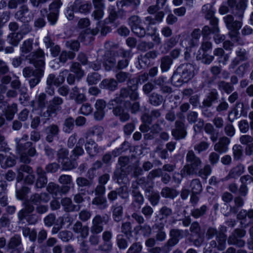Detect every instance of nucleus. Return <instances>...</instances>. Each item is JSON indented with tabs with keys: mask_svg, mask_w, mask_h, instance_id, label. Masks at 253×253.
<instances>
[{
	"mask_svg": "<svg viewBox=\"0 0 253 253\" xmlns=\"http://www.w3.org/2000/svg\"><path fill=\"white\" fill-rule=\"evenodd\" d=\"M128 72L116 71V81L117 83L127 82V86L122 87L114 98L111 99L108 103L109 109H112L113 114L119 117L121 122L128 121L130 115L127 111L129 109L132 114H136L140 111V105L137 101L139 99L138 84L135 79L131 78Z\"/></svg>",
	"mask_w": 253,
	"mask_h": 253,
	"instance_id": "nucleus-1",
	"label": "nucleus"
},
{
	"mask_svg": "<svg viewBox=\"0 0 253 253\" xmlns=\"http://www.w3.org/2000/svg\"><path fill=\"white\" fill-rule=\"evenodd\" d=\"M248 0H227V4L230 7L233 14L238 18L239 20H235L232 15L228 14L223 18L226 26L229 31V35L234 42H238L239 30L242 26V18L245 10L247 6Z\"/></svg>",
	"mask_w": 253,
	"mask_h": 253,
	"instance_id": "nucleus-2",
	"label": "nucleus"
},
{
	"mask_svg": "<svg viewBox=\"0 0 253 253\" xmlns=\"http://www.w3.org/2000/svg\"><path fill=\"white\" fill-rule=\"evenodd\" d=\"M202 161L197 156L193 150L188 151L186 155V164L180 170L182 177L194 175L202 167Z\"/></svg>",
	"mask_w": 253,
	"mask_h": 253,
	"instance_id": "nucleus-3",
	"label": "nucleus"
},
{
	"mask_svg": "<svg viewBox=\"0 0 253 253\" xmlns=\"http://www.w3.org/2000/svg\"><path fill=\"white\" fill-rule=\"evenodd\" d=\"M23 205L24 208L17 213L18 224H35L39 219L38 216L36 213H33L35 208L29 201H25Z\"/></svg>",
	"mask_w": 253,
	"mask_h": 253,
	"instance_id": "nucleus-4",
	"label": "nucleus"
},
{
	"mask_svg": "<svg viewBox=\"0 0 253 253\" xmlns=\"http://www.w3.org/2000/svg\"><path fill=\"white\" fill-rule=\"evenodd\" d=\"M16 150L20 155L21 161L25 164H29L31 161L30 157L34 156L37 153L35 146L31 141L24 143L17 142Z\"/></svg>",
	"mask_w": 253,
	"mask_h": 253,
	"instance_id": "nucleus-5",
	"label": "nucleus"
},
{
	"mask_svg": "<svg viewBox=\"0 0 253 253\" xmlns=\"http://www.w3.org/2000/svg\"><path fill=\"white\" fill-rule=\"evenodd\" d=\"M26 59L33 65L35 70H43L44 71L45 53L42 49L39 48L26 55Z\"/></svg>",
	"mask_w": 253,
	"mask_h": 253,
	"instance_id": "nucleus-6",
	"label": "nucleus"
},
{
	"mask_svg": "<svg viewBox=\"0 0 253 253\" xmlns=\"http://www.w3.org/2000/svg\"><path fill=\"white\" fill-rule=\"evenodd\" d=\"M189 231L191 232L189 238L190 242L196 246H200L205 239V233L202 231L200 223L197 221L193 222L190 225Z\"/></svg>",
	"mask_w": 253,
	"mask_h": 253,
	"instance_id": "nucleus-7",
	"label": "nucleus"
},
{
	"mask_svg": "<svg viewBox=\"0 0 253 253\" xmlns=\"http://www.w3.org/2000/svg\"><path fill=\"white\" fill-rule=\"evenodd\" d=\"M184 231L179 229H171L169 231L170 238L163 247L165 252H170L172 247L177 244L180 239L183 238Z\"/></svg>",
	"mask_w": 253,
	"mask_h": 253,
	"instance_id": "nucleus-8",
	"label": "nucleus"
},
{
	"mask_svg": "<svg viewBox=\"0 0 253 253\" xmlns=\"http://www.w3.org/2000/svg\"><path fill=\"white\" fill-rule=\"evenodd\" d=\"M130 192L132 198L130 205V208L134 211H138L144 203V196L140 192V189H137L136 186H133V189L130 188Z\"/></svg>",
	"mask_w": 253,
	"mask_h": 253,
	"instance_id": "nucleus-9",
	"label": "nucleus"
},
{
	"mask_svg": "<svg viewBox=\"0 0 253 253\" xmlns=\"http://www.w3.org/2000/svg\"><path fill=\"white\" fill-rule=\"evenodd\" d=\"M246 231L244 229L236 228L233 230L229 236L227 242L229 245H236L238 247H242L245 245V242L241 238L245 236Z\"/></svg>",
	"mask_w": 253,
	"mask_h": 253,
	"instance_id": "nucleus-10",
	"label": "nucleus"
},
{
	"mask_svg": "<svg viewBox=\"0 0 253 253\" xmlns=\"http://www.w3.org/2000/svg\"><path fill=\"white\" fill-rule=\"evenodd\" d=\"M14 17L16 20L25 24L33 20L34 14L27 5L22 4L15 13Z\"/></svg>",
	"mask_w": 253,
	"mask_h": 253,
	"instance_id": "nucleus-11",
	"label": "nucleus"
},
{
	"mask_svg": "<svg viewBox=\"0 0 253 253\" xmlns=\"http://www.w3.org/2000/svg\"><path fill=\"white\" fill-rule=\"evenodd\" d=\"M62 4L60 0H56L49 5V13L47 14V19L51 25H54L56 23L58 18L59 9Z\"/></svg>",
	"mask_w": 253,
	"mask_h": 253,
	"instance_id": "nucleus-12",
	"label": "nucleus"
},
{
	"mask_svg": "<svg viewBox=\"0 0 253 253\" xmlns=\"http://www.w3.org/2000/svg\"><path fill=\"white\" fill-rule=\"evenodd\" d=\"M178 72L182 76V79L187 83L194 76L195 66L191 63L181 64L177 67Z\"/></svg>",
	"mask_w": 253,
	"mask_h": 253,
	"instance_id": "nucleus-13",
	"label": "nucleus"
},
{
	"mask_svg": "<svg viewBox=\"0 0 253 253\" xmlns=\"http://www.w3.org/2000/svg\"><path fill=\"white\" fill-rule=\"evenodd\" d=\"M108 221V217L107 216H101L99 214L96 215L92 220V226L90 227V231L92 234H98L103 230V223L106 224Z\"/></svg>",
	"mask_w": 253,
	"mask_h": 253,
	"instance_id": "nucleus-14",
	"label": "nucleus"
},
{
	"mask_svg": "<svg viewBox=\"0 0 253 253\" xmlns=\"http://www.w3.org/2000/svg\"><path fill=\"white\" fill-rule=\"evenodd\" d=\"M236 57L234 58L229 66V69H234L240 62L247 61L249 59V53L246 49L239 47L235 50Z\"/></svg>",
	"mask_w": 253,
	"mask_h": 253,
	"instance_id": "nucleus-15",
	"label": "nucleus"
},
{
	"mask_svg": "<svg viewBox=\"0 0 253 253\" xmlns=\"http://www.w3.org/2000/svg\"><path fill=\"white\" fill-rule=\"evenodd\" d=\"M237 218L243 227H247L253 223V209L242 210L237 214Z\"/></svg>",
	"mask_w": 253,
	"mask_h": 253,
	"instance_id": "nucleus-16",
	"label": "nucleus"
},
{
	"mask_svg": "<svg viewBox=\"0 0 253 253\" xmlns=\"http://www.w3.org/2000/svg\"><path fill=\"white\" fill-rule=\"evenodd\" d=\"M69 189L68 186H61L53 182H49L46 187L47 191L55 197L67 194Z\"/></svg>",
	"mask_w": 253,
	"mask_h": 253,
	"instance_id": "nucleus-17",
	"label": "nucleus"
},
{
	"mask_svg": "<svg viewBox=\"0 0 253 253\" xmlns=\"http://www.w3.org/2000/svg\"><path fill=\"white\" fill-rule=\"evenodd\" d=\"M175 128L171 130V134L176 140L183 139L187 135L185 123L181 121H175Z\"/></svg>",
	"mask_w": 253,
	"mask_h": 253,
	"instance_id": "nucleus-18",
	"label": "nucleus"
},
{
	"mask_svg": "<svg viewBox=\"0 0 253 253\" xmlns=\"http://www.w3.org/2000/svg\"><path fill=\"white\" fill-rule=\"evenodd\" d=\"M69 97L70 100H74L77 104H81L87 100L85 93H81L80 88L77 86L71 88Z\"/></svg>",
	"mask_w": 253,
	"mask_h": 253,
	"instance_id": "nucleus-19",
	"label": "nucleus"
},
{
	"mask_svg": "<svg viewBox=\"0 0 253 253\" xmlns=\"http://www.w3.org/2000/svg\"><path fill=\"white\" fill-rule=\"evenodd\" d=\"M37 178L35 184L37 189H42L44 187L47 183V177L45 170L41 167H38L36 169Z\"/></svg>",
	"mask_w": 253,
	"mask_h": 253,
	"instance_id": "nucleus-20",
	"label": "nucleus"
},
{
	"mask_svg": "<svg viewBox=\"0 0 253 253\" xmlns=\"http://www.w3.org/2000/svg\"><path fill=\"white\" fill-rule=\"evenodd\" d=\"M59 131V127L56 124L47 126L45 129V140L49 143L52 142L55 138H58Z\"/></svg>",
	"mask_w": 253,
	"mask_h": 253,
	"instance_id": "nucleus-21",
	"label": "nucleus"
},
{
	"mask_svg": "<svg viewBox=\"0 0 253 253\" xmlns=\"http://www.w3.org/2000/svg\"><path fill=\"white\" fill-rule=\"evenodd\" d=\"M74 10L77 12L84 14L90 13L92 9L91 3L88 1L83 2L81 0H75L73 2Z\"/></svg>",
	"mask_w": 253,
	"mask_h": 253,
	"instance_id": "nucleus-22",
	"label": "nucleus"
},
{
	"mask_svg": "<svg viewBox=\"0 0 253 253\" xmlns=\"http://www.w3.org/2000/svg\"><path fill=\"white\" fill-rule=\"evenodd\" d=\"M85 149L90 158H93L100 153L101 148L92 139H86Z\"/></svg>",
	"mask_w": 253,
	"mask_h": 253,
	"instance_id": "nucleus-23",
	"label": "nucleus"
},
{
	"mask_svg": "<svg viewBox=\"0 0 253 253\" xmlns=\"http://www.w3.org/2000/svg\"><path fill=\"white\" fill-rule=\"evenodd\" d=\"M89 230V228L87 225H83L80 221H76L72 227L73 231L79 234L83 239H85L88 236Z\"/></svg>",
	"mask_w": 253,
	"mask_h": 253,
	"instance_id": "nucleus-24",
	"label": "nucleus"
},
{
	"mask_svg": "<svg viewBox=\"0 0 253 253\" xmlns=\"http://www.w3.org/2000/svg\"><path fill=\"white\" fill-rule=\"evenodd\" d=\"M219 99V93L215 88H212L207 94L206 97L203 100L202 104L211 107L213 103L217 102Z\"/></svg>",
	"mask_w": 253,
	"mask_h": 253,
	"instance_id": "nucleus-25",
	"label": "nucleus"
},
{
	"mask_svg": "<svg viewBox=\"0 0 253 253\" xmlns=\"http://www.w3.org/2000/svg\"><path fill=\"white\" fill-rule=\"evenodd\" d=\"M63 103V98L58 96H55L49 101L47 106L57 115L58 112L62 110Z\"/></svg>",
	"mask_w": 253,
	"mask_h": 253,
	"instance_id": "nucleus-26",
	"label": "nucleus"
},
{
	"mask_svg": "<svg viewBox=\"0 0 253 253\" xmlns=\"http://www.w3.org/2000/svg\"><path fill=\"white\" fill-rule=\"evenodd\" d=\"M49 200V196L46 193H42L40 194L35 193L32 195L28 201H29L32 205L36 206L41 204V203H47Z\"/></svg>",
	"mask_w": 253,
	"mask_h": 253,
	"instance_id": "nucleus-27",
	"label": "nucleus"
},
{
	"mask_svg": "<svg viewBox=\"0 0 253 253\" xmlns=\"http://www.w3.org/2000/svg\"><path fill=\"white\" fill-rule=\"evenodd\" d=\"M165 13L163 11H159L153 16H148L144 18L143 23L145 25H154L163 21Z\"/></svg>",
	"mask_w": 253,
	"mask_h": 253,
	"instance_id": "nucleus-28",
	"label": "nucleus"
},
{
	"mask_svg": "<svg viewBox=\"0 0 253 253\" xmlns=\"http://www.w3.org/2000/svg\"><path fill=\"white\" fill-rule=\"evenodd\" d=\"M93 178H90L88 175H87V178L83 176L78 177L76 179V182L78 190L80 192H83L85 188H90L93 184Z\"/></svg>",
	"mask_w": 253,
	"mask_h": 253,
	"instance_id": "nucleus-29",
	"label": "nucleus"
},
{
	"mask_svg": "<svg viewBox=\"0 0 253 253\" xmlns=\"http://www.w3.org/2000/svg\"><path fill=\"white\" fill-rule=\"evenodd\" d=\"M113 179L116 180L119 185L126 184L128 182V177L125 170L117 169L114 172Z\"/></svg>",
	"mask_w": 253,
	"mask_h": 253,
	"instance_id": "nucleus-30",
	"label": "nucleus"
},
{
	"mask_svg": "<svg viewBox=\"0 0 253 253\" xmlns=\"http://www.w3.org/2000/svg\"><path fill=\"white\" fill-rule=\"evenodd\" d=\"M100 88L107 89L110 91H114L118 88L117 81L114 78L103 79L99 84Z\"/></svg>",
	"mask_w": 253,
	"mask_h": 253,
	"instance_id": "nucleus-31",
	"label": "nucleus"
},
{
	"mask_svg": "<svg viewBox=\"0 0 253 253\" xmlns=\"http://www.w3.org/2000/svg\"><path fill=\"white\" fill-rule=\"evenodd\" d=\"M102 64L105 70L107 71H110L113 69H116V60L109 53H106L104 55Z\"/></svg>",
	"mask_w": 253,
	"mask_h": 253,
	"instance_id": "nucleus-32",
	"label": "nucleus"
},
{
	"mask_svg": "<svg viewBox=\"0 0 253 253\" xmlns=\"http://www.w3.org/2000/svg\"><path fill=\"white\" fill-rule=\"evenodd\" d=\"M227 231L226 227L224 225L220 226V230L218 231V236L217 237L218 244V250L223 251L226 248V235L224 234Z\"/></svg>",
	"mask_w": 253,
	"mask_h": 253,
	"instance_id": "nucleus-33",
	"label": "nucleus"
},
{
	"mask_svg": "<svg viewBox=\"0 0 253 253\" xmlns=\"http://www.w3.org/2000/svg\"><path fill=\"white\" fill-rule=\"evenodd\" d=\"M61 204L63 207L64 210L66 212L78 211L80 210V206L74 205L71 199L69 197H65L61 199Z\"/></svg>",
	"mask_w": 253,
	"mask_h": 253,
	"instance_id": "nucleus-34",
	"label": "nucleus"
},
{
	"mask_svg": "<svg viewBox=\"0 0 253 253\" xmlns=\"http://www.w3.org/2000/svg\"><path fill=\"white\" fill-rule=\"evenodd\" d=\"M230 139L226 136L220 138L219 141L214 146V150L219 153L226 152L228 150V145L230 143Z\"/></svg>",
	"mask_w": 253,
	"mask_h": 253,
	"instance_id": "nucleus-35",
	"label": "nucleus"
},
{
	"mask_svg": "<svg viewBox=\"0 0 253 253\" xmlns=\"http://www.w3.org/2000/svg\"><path fill=\"white\" fill-rule=\"evenodd\" d=\"M165 223L163 222H158L154 224L153 227L156 230V234L155 236L157 241L162 242L166 239L167 235L164 230Z\"/></svg>",
	"mask_w": 253,
	"mask_h": 253,
	"instance_id": "nucleus-36",
	"label": "nucleus"
},
{
	"mask_svg": "<svg viewBox=\"0 0 253 253\" xmlns=\"http://www.w3.org/2000/svg\"><path fill=\"white\" fill-rule=\"evenodd\" d=\"M161 116V113L159 109H154L149 113H145L141 117L142 122L147 123L151 124L152 122L160 118Z\"/></svg>",
	"mask_w": 253,
	"mask_h": 253,
	"instance_id": "nucleus-37",
	"label": "nucleus"
},
{
	"mask_svg": "<svg viewBox=\"0 0 253 253\" xmlns=\"http://www.w3.org/2000/svg\"><path fill=\"white\" fill-rule=\"evenodd\" d=\"M111 211L114 220L117 222H120L123 218V206L118 203H116L112 206Z\"/></svg>",
	"mask_w": 253,
	"mask_h": 253,
	"instance_id": "nucleus-38",
	"label": "nucleus"
},
{
	"mask_svg": "<svg viewBox=\"0 0 253 253\" xmlns=\"http://www.w3.org/2000/svg\"><path fill=\"white\" fill-rule=\"evenodd\" d=\"M84 142V138H81L79 139L78 144L76 145L75 147L72 150L70 155V158L77 161L79 157L82 156L84 152V150L80 144H82Z\"/></svg>",
	"mask_w": 253,
	"mask_h": 253,
	"instance_id": "nucleus-39",
	"label": "nucleus"
},
{
	"mask_svg": "<svg viewBox=\"0 0 253 253\" xmlns=\"http://www.w3.org/2000/svg\"><path fill=\"white\" fill-rule=\"evenodd\" d=\"M104 132L103 127L101 126H94L89 128L85 133V138L90 139V137L96 136L98 139H100Z\"/></svg>",
	"mask_w": 253,
	"mask_h": 253,
	"instance_id": "nucleus-40",
	"label": "nucleus"
},
{
	"mask_svg": "<svg viewBox=\"0 0 253 253\" xmlns=\"http://www.w3.org/2000/svg\"><path fill=\"white\" fill-rule=\"evenodd\" d=\"M31 173H33L31 167L26 165H21L17 170V181H21L26 175L25 174H31Z\"/></svg>",
	"mask_w": 253,
	"mask_h": 253,
	"instance_id": "nucleus-41",
	"label": "nucleus"
},
{
	"mask_svg": "<svg viewBox=\"0 0 253 253\" xmlns=\"http://www.w3.org/2000/svg\"><path fill=\"white\" fill-rule=\"evenodd\" d=\"M91 204L95 206L97 209L103 210L108 206V202L105 196H95L92 199Z\"/></svg>",
	"mask_w": 253,
	"mask_h": 253,
	"instance_id": "nucleus-42",
	"label": "nucleus"
},
{
	"mask_svg": "<svg viewBox=\"0 0 253 253\" xmlns=\"http://www.w3.org/2000/svg\"><path fill=\"white\" fill-rule=\"evenodd\" d=\"M217 86L218 90L221 92L230 94L234 90V87L231 84L223 80H220L217 82Z\"/></svg>",
	"mask_w": 253,
	"mask_h": 253,
	"instance_id": "nucleus-43",
	"label": "nucleus"
},
{
	"mask_svg": "<svg viewBox=\"0 0 253 253\" xmlns=\"http://www.w3.org/2000/svg\"><path fill=\"white\" fill-rule=\"evenodd\" d=\"M33 41L31 39H28L24 41L20 46V50L21 56L26 58V55H28L33 49Z\"/></svg>",
	"mask_w": 253,
	"mask_h": 253,
	"instance_id": "nucleus-44",
	"label": "nucleus"
},
{
	"mask_svg": "<svg viewBox=\"0 0 253 253\" xmlns=\"http://www.w3.org/2000/svg\"><path fill=\"white\" fill-rule=\"evenodd\" d=\"M201 36V30L196 28L193 30L191 34V39L189 41L188 44L190 47L197 46L199 43V39Z\"/></svg>",
	"mask_w": 253,
	"mask_h": 253,
	"instance_id": "nucleus-45",
	"label": "nucleus"
},
{
	"mask_svg": "<svg viewBox=\"0 0 253 253\" xmlns=\"http://www.w3.org/2000/svg\"><path fill=\"white\" fill-rule=\"evenodd\" d=\"M44 71L43 70H35V74L32 78L29 80V83L31 88L35 87L41 81V78L44 75Z\"/></svg>",
	"mask_w": 253,
	"mask_h": 253,
	"instance_id": "nucleus-46",
	"label": "nucleus"
},
{
	"mask_svg": "<svg viewBox=\"0 0 253 253\" xmlns=\"http://www.w3.org/2000/svg\"><path fill=\"white\" fill-rule=\"evenodd\" d=\"M173 63L172 59L169 55H165L160 59V68L162 73L168 72Z\"/></svg>",
	"mask_w": 253,
	"mask_h": 253,
	"instance_id": "nucleus-47",
	"label": "nucleus"
},
{
	"mask_svg": "<svg viewBox=\"0 0 253 253\" xmlns=\"http://www.w3.org/2000/svg\"><path fill=\"white\" fill-rule=\"evenodd\" d=\"M214 56H217V60L219 63L226 65L229 60V55L225 54L224 50L221 48H215L213 51Z\"/></svg>",
	"mask_w": 253,
	"mask_h": 253,
	"instance_id": "nucleus-48",
	"label": "nucleus"
},
{
	"mask_svg": "<svg viewBox=\"0 0 253 253\" xmlns=\"http://www.w3.org/2000/svg\"><path fill=\"white\" fill-rule=\"evenodd\" d=\"M18 111L17 104L13 103L8 105L4 111V116L8 121L12 120Z\"/></svg>",
	"mask_w": 253,
	"mask_h": 253,
	"instance_id": "nucleus-49",
	"label": "nucleus"
},
{
	"mask_svg": "<svg viewBox=\"0 0 253 253\" xmlns=\"http://www.w3.org/2000/svg\"><path fill=\"white\" fill-rule=\"evenodd\" d=\"M238 108L242 109L241 112L243 111L244 104L241 102H237L235 107L229 112L228 119L230 123H232L234 120L239 117Z\"/></svg>",
	"mask_w": 253,
	"mask_h": 253,
	"instance_id": "nucleus-50",
	"label": "nucleus"
},
{
	"mask_svg": "<svg viewBox=\"0 0 253 253\" xmlns=\"http://www.w3.org/2000/svg\"><path fill=\"white\" fill-rule=\"evenodd\" d=\"M134 230L136 234H138L139 231L144 237H149L152 234V228L151 226L147 223L142 224L140 225H137L134 227Z\"/></svg>",
	"mask_w": 253,
	"mask_h": 253,
	"instance_id": "nucleus-51",
	"label": "nucleus"
},
{
	"mask_svg": "<svg viewBox=\"0 0 253 253\" xmlns=\"http://www.w3.org/2000/svg\"><path fill=\"white\" fill-rule=\"evenodd\" d=\"M164 100L163 95L158 93L153 92L149 95V103L154 106L160 105Z\"/></svg>",
	"mask_w": 253,
	"mask_h": 253,
	"instance_id": "nucleus-52",
	"label": "nucleus"
},
{
	"mask_svg": "<svg viewBox=\"0 0 253 253\" xmlns=\"http://www.w3.org/2000/svg\"><path fill=\"white\" fill-rule=\"evenodd\" d=\"M209 208L207 206L204 205L199 208L194 209L191 211V215L195 219L204 216L208 211Z\"/></svg>",
	"mask_w": 253,
	"mask_h": 253,
	"instance_id": "nucleus-53",
	"label": "nucleus"
},
{
	"mask_svg": "<svg viewBox=\"0 0 253 253\" xmlns=\"http://www.w3.org/2000/svg\"><path fill=\"white\" fill-rule=\"evenodd\" d=\"M22 246L21 239L19 235H15L12 237L8 243V247L9 249H18L19 252L20 250L21 246Z\"/></svg>",
	"mask_w": 253,
	"mask_h": 253,
	"instance_id": "nucleus-54",
	"label": "nucleus"
},
{
	"mask_svg": "<svg viewBox=\"0 0 253 253\" xmlns=\"http://www.w3.org/2000/svg\"><path fill=\"white\" fill-rule=\"evenodd\" d=\"M244 171L245 166L241 164H239L230 170L228 176L230 178H236L243 174Z\"/></svg>",
	"mask_w": 253,
	"mask_h": 253,
	"instance_id": "nucleus-55",
	"label": "nucleus"
},
{
	"mask_svg": "<svg viewBox=\"0 0 253 253\" xmlns=\"http://www.w3.org/2000/svg\"><path fill=\"white\" fill-rule=\"evenodd\" d=\"M62 169L65 170H70L75 169L77 166L76 160L71 159L70 157L65 160L61 161Z\"/></svg>",
	"mask_w": 253,
	"mask_h": 253,
	"instance_id": "nucleus-56",
	"label": "nucleus"
},
{
	"mask_svg": "<svg viewBox=\"0 0 253 253\" xmlns=\"http://www.w3.org/2000/svg\"><path fill=\"white\" fill-rule=\"evenodd\" d=\"M191 193L201 194L203 191V187L201 181L198 178L192 179L190 183Z\"/></svg>",
	"mask_w": 253,
	"mask_h": 253,
	"instance_id": "nucleus-57",
	"label": "nucleus"
},
{
	"mask_svg": "<svg viewBox=\"0 0 253 253\" xmlns=\"http://www.w3.org/2000/svg\"><path fill=\"white\" fill-rule=\"evenodd\" d=\"M178 39L177 37H172L167 39L163 45L164 51H162V53H168L170 49L174 47L178 42Z\"/></svg>",
	"mask_w": 253,
	"mask_h": 253,
	"instance_id": "nucleus-58",
	"label": "nucleus"
},
{
	"mask_svg": "<svg viewBox=\"0 0 253 253\" xmlns=\"http://www.w3.org/2000/svg\"><path fill=\"white\" fill-rule=\"evenodd\" d=\"M161 194L165 198L173 199L178 195V193L175 189L166 187L162 189Z\"/></svg>",
	"mask_w": 253,
	"mask_h": 253,
	"instance_id": "nucleus-59",
	"label": "nucleus"
},
{
	"mask_svg": "<svg viewBox=\"0 0 253 253\" xmlns=\"http://www.w3.org/2000/svg\"><path fill=\"white\" fill-rule=\"evenodd\" d=\"M170 82L172 84L175 86H180L184 83H186L184 80L182 79V76L178 72L177 69L174 72L172 77L170 78Z\"/></svg>",
	"mask_w": 253,
	"mask_h": 253,
	"instance_id": "nucleus-60",
	"label": "nucleus"
},
{
	"mask_svg": "<svg viewBox=\"0 0 253 253\" xmlns=\"http://www.w3.org/2000/svg\"><path fill=\"white\" fill-rule=\"evenodd\" d=\"M103 166V163L99 160H97L94 162L91 167L88 170L87 174L90 178H94L96 176L95 171L100 169Z\"/></svg>",
	"mask_w": 253,
	"mask_h": 253,
	"instance_id": "nucleus-61",
	"label": "nucleus"
},
{
	"mask_svg": "<svg viewBox=\"0 0 253 253\" xmlns=\"http://www.w3.org/2000/svg\"><path fill=\"white\" fill-rule=\"evenodd\" d=\"M132 226L131 223L129 221H126L123 222L121 225V232L126 237L127 239H129L132 237Z\"/></svg>",
	"mask_w": 253,
	"mask_h": 253,
	"instance_id": "nucleus-62",
	"label": "nucleus"
},
{
	"mask_svg": "<svg viewBox=\"0 0 253 253\" xmlns=\"http://www.w3.org/2000/svg\"><path fill=\"white\" fill-rule=\"evenodd\" d=\"M58 181L62 185L61 186H68L69 192L71 190V185L72 184V177L70 175L62 174L58 178Z\"/></svg>",
	"mask_w": 253,
	"mask_h": 253,
	"instance_id": "nucleus-63",
	"label": "nucleus"
},
{
	"mask_svg": "<svg viewBox=\"0 0 253 253\" xmlns=\"http://www.w3.org/2000/svg\"><path fill=\"white\" fill-rule=\"evenodd\" d=\"M22 38V34L20 33H12L7 37L8 42L13 46H17L20 40Z\"/></svg>",
	"mask_w": 253,
	"mask_h": 253,
	"instance_id": "nucleus-64",
	"label": "nucleus"
}]
</instances>
